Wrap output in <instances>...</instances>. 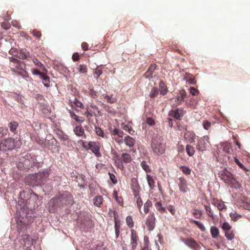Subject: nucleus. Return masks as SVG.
Returning <instances> with one entry per match:
<instances>
[{"instance_id":"nucleus-1","label":"nucleus","mask_w":250,"mask_h":250,"mask_svg":"<svg viewBox=\"0 0 250 250\" xmlns=\"http://www.w3.org/2000/svg\"><path fill=\"white\" fill-rule=\"evenodd\" d=\"M151 148L153 154L159 156L165 153L166 146L161 137H156L151 140Z\"/></svg>"},{"instance_id":"nucleus-2","label":"nucleus","mask_w":250,"mask_h":250,"mask_svg":"<svg viewBox=\"0 0 250 250\" xmlns=\"http://www.w3.org/2000/svg\"><path fill=\"white\" fill-rule=\"evenodd\" d=\"M60 201L62 205H72L73 203V199L72 196L68 192L65 191L59 195L58 197L52 199L50 200V203L55 206L56 203Z\"/></svg>"},{"instance_id":"nucleus-3","label":"nucleus","mask_w":250,"mask_h":250,"mask_svg":"<svg viewBox=\"0 0 250 250\" xmlns=\"http://www.w3.org/2000/svg\"><path fill=\"white\" fill-rule=\"evenodd\" d=\"M32 245V241L30 240L29 235L25 234L20 236L19 239L15 241L14 247L16 250H19L22 247L27 249Z\"/></svg>"},{"instance_id":"nucleus-4","label":"nucleus","mask_w":250,"mask_h":250,"mask_svg":"<svg viewBox=\"0 0 250 250\" xmlns=\"http://www.w3.org/2000/svg\"><path fill=\"white\" fill-rule=\"evenodd\" d=\"M10 67L11 70L14 72H19V73H21L24 68V64L21 61L18 60L17 59L11 57L10 58Z\"/></svg>"},{"instance_id":"nucleus-5","label":"nucleus","mask_w":250,"mask_h":250,"mask_svg":"<svg viewBox=\"0 0 250 250\" xmlns=\"http://www.w3.org/2000/svg\"><path fill=\"white\" fill-rule=\"evenodd\" d=\"M219 177L225 183L229 185L233 184L235 181L231 173L226 169H224L219 172Z\"/></svg>"},{"instance_id":"nucleus-6","label":"nucleus","mask_w":250,"mask_h":250,"mask_svg":"<svg viewBox=\"0 0 250 250\" xmlns=\"http://www.w3.org/2000/svg\"><path fill=\"white\" fill-rule=\"evenodd\" d=\"M15 140L11 138L1 140L0 143V149L4 151L12 150L15 146Z\"/></svg>"},{"instance_id":"nucleus-7","label":"nucleus","mask_w":250,"mask_h":250,"mask_svg":"<svg viewBox=\"0 0 250 250\" xmlns=\"http://www.w3.org/2000/svg\"><path fill=\"white\" fill-rule=\"evenodd\" d=\"M156 218L154 213L150 212L145 220V225L149 231L152 230L155 227Z\"/></svg>"},{"instance_id":"nucleus-8","label":"nucleus","mask_w":250,"mask_h":250,"mask_svg":"<svg viewBox=\"0 0 250 250\" xmlns=\"http://www.w3.org/2000/svg\"><path fill=\"white\" fill-rule=\"evenodd\" d=\"M206 141L208 143H209V137L208 135H205L198 139L196 146V149L198 151H204L206 150L207 143Z\"/></svg>"},{"instance_id":"nucleus-9","label":"nucleus","mask_w":250,"mask_h":250,"mask_svg":"<svg viewBox=\"0 0 250 250\" xmlns=\"http://www.w3.org/2000/svg\"><path fill=\"white\" fill-rule=\"evenodd\" d=\"M81 227L86 230H88L93 227V222L87 213L83 215V218L81 220Z\"/></svg>"},{"instance_id":"nucleus-10","label":"nucleus","mask_w":250,"mask_h":250,"mask_svg":"<svg viewBox=\"0 0 250 250\" xmlns=\"http://www.w3.org/2000/svg\"><path fill=\"white\" fill-rule=\"evenodd\" d=\"M89 149H90L97 157L102 156L100 152V145L98 142L90 141L88 143Z\"/></svg>"},{"instance_id":"nucleus-11","label":"nucleus","mask_w":250,"mask_h":250,"mask_svg":"<svg viewBox=\"0 0 250 250\" xmlns=\"http://www.w3.org/2000/svg\"><path fill=\"white\" fill-rule=\"evenodd\" d=\"M178 187L181 192L186 193L189 191L187 180L184 177L179 178Z\"/></svg>"},{"instance_id":"nucleus-12","label":"nucleus","mask_w":250,"mask_h":250,"mask_svg":"<svg viewBox=\"0 0 250 250\" xmlns=\"http://www.w3.org/2000/svg\"><path fill=\"white\" fill-rule=\"evenodd\" d=\"M131 188L135 197H137L139 195L140 191V187L138 182L136 178H132L131 180Z\"/></svg>"},{"instance_id":"nucleus-13","label":"nucleus","mask_w":250,"mask_h":250,"mask_svg":"<svg viewBox=\"0 0 250 250\" xmlns=\"http://www.w3.org/2000/svg\"><path fill=\"white\" fill-rule=\"evenodd\" d=\"M114 229L116 238L119 237L121 231V222L120 220L118 218V216L117 213H114Z\"/></svg>"},{"instance_id":"nucleus-14","label":"nucleus","mask_w":250,"mask_h":250,"mask_svg":"<svg viewBox=\"0 0 250 250\" xmlns=\"http://www.w3.org/2000/svg\"><path fill=\"white\" fill-rule=\"evenodd\" d=\"M30 178L31 180H33L35 181V182L31 183L30 184L32 185H38L41 184L43 183L44 180L43 179V178L41 177V174L38 172V173L35 174V175H32L29 176V177L27 178V180L28 179Z\"/></svg>"},{"instance_id":"nucleus-15","label":"nucleus","mask_w":250,"mask_h":250,"mask_svg":"<svg viewBox=\"0 0 250 250\" xmlns=\"http://www.w3.org/2000/svg\"><path fill=\"white\" fill-rule=\"evenodd\" d=\"M169 115L177 120H181L184 116V109L183 108H178L175 110H171Z\"/></svg>"},{"instance_id":"nucleus-16","label":"nucleus","mask_w":250,"mask_h":250,"mask_svg":"<svg viewBox=\"0 0 250 250\" xmlns=\"http://www.w3.org/2000/svg\"><path fill=\"white\" fill-rule=\"evenodd\" d=\"M185 244L194 250H200L201 246L193 239L188 238L185 241Z\"/></svg>"},{"instance_id":"nucleus-17","label":"nucleus","mask_w":250,"mask_h":250,"mask_svg":"<svg viewBox=\"0 0 250 250\" xmlns=\"http://www.w3.org/2000/svg\"><path fill=\"white\" fill-rule=\"evenodd\" d=\"M73 131L76 135L78 137H82L86 139V136L84 133V130L81 125H76L73 129Z\"/></svg>"},{"instance_id":"nucleus-18","label":"nucleus","mask_w":250,"mask_h":250,"mask_svg":"<svg viewBox=\"0 0 250 250\" xmlns=\"http://www.w3.org/2000/svg\"><path fill=\"white\" fill-rule=\"evenodd\" d=\"M187 96V93L185 90L180 92L179 95H177L175 99L176 105H180L184 101V99Z\"/></svg>"},{"instance_id":"nucleus-19","label":"nucleus","mask_w":250,"mask_h":250,"mask_svg":"<svg viewBox=\"0 0 250 250\" xmlns=\"http://www.w3.org/2000/svg\"><path fill=\"white\" fill-rule=\"evenodd\" d=\"M157 65L155 64H151L147 71L145 73V76L146 78H152L153 73L155 70Z\"/></svg>"},{"instance_id":"nucleus-20","label":"nucleus","mask_w":250,"mask_h":250,"mask_svg":"<svg viewBox=\"0 0 250 250\" xmlns=\"http://www.w3.org/2000/svg\"><path fill=\"white\" fill-rule=\"evenodd\" d=\"M124 142L127 146L131 147L134 145L135 140L132 137L127 135L124 139Z\"/></svg>"},{"instance_id":"nucleus-21","label":"nucleus","mask_w":250,"mask_h":250,"mask_svg":"<svg viewBox=\"0 0 250 250\" xmlns=\"http://www.w3.org/2000/svg\"><path fill=\"white\" fill-rule=\"evenodd\" d=\"M17 57L21 59H26L30 57V53L25 49L21 50H19Z\"/></svg>"},{"instance_id":"nucleus-22","label":"nucleus","mask_w":250,"mask_h":250,"mask_svg":"<svg viewBox=\"0 0 250 250\" xmlns=\"http://www.w3.org/2000/svg\"><path fill=\"white\" fill-rule=\"evenodd\" d=\"M121 161H122L124 163L127 164L130 163L132 159L130 155V154L124 152L121 155Z\"/></svg>"},{"instance_id":"nucleus-23","label":"nucleus","mask_w":250,"mask_h":250,"mask_svg":"<svg viewBox=\"0 0 250 250\" xmlns=\"http://www.w3.org/2000/svg\"><path fill=\"white\" fill-rule=\"evenodd\" d=\"M40 78L42 80V83L46 87H49L50 85V79L45 73L41 75Z\"/></svg>"},{"instance_id":"nucleus-24","label":"nucleus","mask_w":250,"mask_h":250,"mask_svg":"<svg viewBox=\"0 0 250 250\" xmlns=\"http://www.w3.org/2000/svg\"><path fill=\"white\" fill-rule=\"evenodd\" d=\"M185 79L190 84H193L196 83V80L194 77L191 74L186 73L185 76Z\"/></svg>"},{"instance_id":"nucleus-25","label":"nucleus","mask_w":250,"mask_h":250,"mask_svg":"<svg viewBox=\"0 0 250 250\" xmlns=\"http://www.w3.org/2000/svg\"><path fill=\"white\" fill-rule=\"evenodd\" d=\"M159 86L160 94L162 95H166L167 92V88L165 83L163 81H161L159 83Z\"/></svg>"},{"instance_id":"nucleus-26","label":"nucleus","mask_w":250,"mask_h":250,"mask_svg":"<svg viewBox=\"0 0 250 250\" xmlns=\"http://www.w3.org/2000/svg\"><path fill=\"white\" fill-rule=\"evenodd\" d=\"M94 77L97 80L103 73V67L102 66H97L93 70Z\"/></svg>"},{"instance_id":"nucleus-27","label":"nucleus","mask_w":250,"mask_h":250,"mask_svg":"<svg viewBox=\"0 0 250 250\" xmlns=\"http://www.w3.org/2000/svg\"><path fill=\"white\" fill-rule=\"evenodd\" d=\"M146 180L148 185L151 189H152L155 187V182L153 177L150 175L146 174Z\"/></svg>"},{"instance_id":"nucleus-28","label":"nucleus","mask_w":250,"mask_h":250,"mask_svg":"<svg viewBox=\"0 0 250 250\" xmlns=\"http://www.w3.org/2000/svg\"><path fill=\"white\" fill-rule=\"evenodd\" d=\"M184 138L186 140H188L190 143H192L195 139V134L192 132L187 131L185 133Z\"/></svg>"},{"instance_id":"nucleus-29","label":"nucleus","mask_w":250,"mask_h":250,"mask_svg":"<svg viewBox=\"0 0 250 250\" xmlns=\"http://www.w3.org/2000/svg\"><path fill=\"white\" fill-rule=\"evenodd\" d=\"M19 126V124L17 122H11L8 125V127L10 128V130L14 133H16L17 128Z\"/></svg>"},{"instance_id":"nucleus-30","label":"nucleus","mask_w":250,"mask_h":250,"mask_svg":"<svg viewBox=\"0 0 250 250\" xmlns=\"http://www.w3.org/2000/svg\"><path fill=\"white\" fill-rule=\"evenodd\" d=\"M155 207L156 208V209L158 211H159L161 213H167L166 208L163 206L161 202H156L155 204Z\"/></svg>"},{"instance_id":"nucleus-31","label":"nucleus","mask_w":250,"mask_h":250,"mask_svg":"<svg viewBox=\"0 0 250 250\" xmlns=\"http://www.w3.org/2000/svg\"><path fill=\"white\" fill-rule=\"evenodd\" d=\"M210 233L212 238H217L219 235V229L216 227H211Z\"/></svg>"},{"instance_id":"nucleus-32","label":"nucleus","mask_w":250,"mask_h":250,"mask_svg":"<svg viewBox=\"0 0 250 250\" xmlns=\"http://www.w3.org/2000/svg\"><path fill=\"white\" fill-rule=\"evenodd\" d=\"M70 115L73 119L80 124H82L84 121V119L83 117L78 116L74 112H71Z\"/></svg>"},{"instance_id":"nucleus-33","label":"nucleus","mask_w":250,"mask_h":250,"mask_svg":"<svg viewBox=\"0 0 250 250\" xmlns=\"http://www.w3.org/2000/svg\"><path fill=\"white\" fill-rule=\"evenodd\" d=\"M103 96L108 103L114 104L117 101V99L113 97V95H103Z\"/></svg>"},{"instance_id":"nucleus-34","label":"nucleus","mask_w":250,"mask_h":250,"mask_svg":"<svg viewBox=\"0 0 250 250\" xmlns=\"http://www.w3.org/2000/svg\"><path fill=\"white\" fill-rule=\"evenodd\" d=\"M152 206V202L150 200H147L144 205V211L145 214H146L149 212L150 208Z\"/></svg>"},{"instance_id":"nucleus-35","label":"nucleus","mask_w":250,"mask_h":250,"mask_svg":"<svg viewBox=\"0 0 250 250\" xmlns=\"http://www.w3.org/2000/svg\"><path fill=\"white\" fill-rule=\"evenodd\" d=\"M103 198L102 196H97L94 199V204L97 207H100L103 204Z\"/></svg>"},{"instance_id":"nucleus-36","label":"nucleus","mask_w":250,"mask_h":250,"mask_svg":"<svg viewBox=\"0 0 250 250\" xmlns=\"http://www.w3.org/2000/svg\"><path fill=\"white\" fill-rule=\"evenodd\" d=\"M204 207L205 208L208 215L209 216L212 220H214L215 219V216L210 206L208 205H205Z\"/></svg>"},{"instance_id":"nucleus-37","label":"nucleus","mask_w":250,"mask_h":250,"mask_svg":"<svg viewBox=\"0 0 250 250\" xmlns=\"http://www.w3.org/2000/svg\"><path fill=\"white\" fill-rule=\"evenodd\" d=\"M32 61L36 66L39 67L43 71H47L46 69L44 66L43 64H42L38 59L34 58L33 59Z\"/></svg>"},{"instance_id":"nucleus-38","label":"nucleus","mask_w":250,"mask_h":250,"mask_svg":"<svg viewBox=\"0 0 250 250\" xmlns=\"http://www.w3.org/2000/svg\"><path fill=\"white\" fill-rule=\"evenodd\" d=\"M50 169H45L42 171L39 172V173L41 174V177L43 178V179L45 181L47 180L48 178L49 174H50Z\"/></svg>"},{"instance_id":"nucleus-39","label":"nucleus","mask_w":250,"mask_h":250,"mask_svg":"<svg viewBox=\"0 0 250 250\" xmlns=\"http://www.w3.org/2000/svg\"><path fill=\"white\" fill-rule=\"evenodd\" d=\"M113 196L115 198V200L118 203V204L119 205H120L121 206H123V204H124L123 199L122 197H119L118 196V193H117V191H114Z\"/></svg>"},{"instance_id":"nucleus-40","label":"nucleus","mask_w":250,"mask_h":250,"mask_svg":"<svg viewBox=\"0 0 250 250\" xmlns=\"http://www.w3.org/2000/svg\"><path fill=\"white\" fill-rule=\"evenodd\" d=\"M139 237L136 231L134 229L131 230V242H138Z\"/></svg>"},{"instance_id":"nucleus-41","label":"nucleus","mask_w":250,"mask_h":250,"mask_svg":"<svg viewBox=\"0 0 250 250\" xmlns=\"http://www.w3.org/2000/svg\"><path fill=\"white\" fill-rule=\"evenodd\" d=\"M186 151L188 154L189 156H192L195 153V150L194 147L191 145H188L186 146Z\"/></svg>"},{"instance_id":"nucleus-42","label":"nucleus","mask_w":250,"mask_h":250,"mask_svg":"<svg viewBox=\"0 0 250 250\" xmlns=\"http://www.w3.org/2000/svg\"><path fill=\"white\" fill-rule=\"evenodd\" d=\"M159 94L158 89L157 87H153L149 93V97L151 98H154L157 97Z\"/></svg>"},{"instance_id":"nucleus-43","label":"nucleus","mask_w":250,"mask_h":250,"mask_svg":"<svg viewBox=\"0 0 250 250\" xmlns=\"http://www.w3.org/2000/svg\"><path fill=\"white\" fill-rule=\"evenodd\" d=\"M78 70L79 72L83 74H86L87 72V68L85 64H80L78 68Z\"/></svg>"},{"instance_id":"nucleus-44","label":"nucleus","mask_w":250,"mask_h":250,"mask_svg":"<svg viewBox=\"0 0 250 250\" xmlns=\"http://www.w3.org/2000/svg\"><path fill=\"white\" fill-rule=\"evenodd\" d=\"M141 166L146 173L150 172L151 169H150L149 166L146 164V161H143L141 163Z\"/></svg>"},{"instance_id":"nucleus-45","label":"nucleus","mask_w":250,"mask_h":250,"mask_svg":"<svg viewBox=\"0 0 250 250\" xmlns=\"http://www.w3.org/2000/svg\"><path fill=\"white\" fill-rule=\"evenodd\" d=\"M87 94L93 98H96L98 96V92L93 88H89Z\"/></svg>"},{"instance_id":"nucleus-46","label":"nucleus","mask_w":250,"mask_h":250,"mask_svg":"<svg viewBox=\"0 0 250 250\" xmlns=\"http://www.w3.org/2000/svg\"><path fill=\"white\" fill-rule=\"evenodd\" d=\"M158 241L156 240H155V245H154V249H156V250H160V247H159V245L158 244V241H159V242L160 243H162V242L163 240V237H162V235H161L160 234H158Z\"/></svg>"},{"instance_id":"nucleus-47","label":"nucleus","mask_w":250,"mask_h":250,"mask_svg":"<svg viewBox=\"0 0 250 250\" xmlns=\"http://www.w3.org/2000/svg\"><path fill=\"white\" fill-rule=\"evenodd\" d=\"M126 223L127 225L130 228H131L134 226V222L132 219V217L131 216H128L125 219Z\"/></svg>"},{"instance_id":"nucleus-48","label":"nucleus","mask_w":250,"mask_h":250,"mask_svg":"<svg viewBox=\"0 0 250 250\" xmlns=\"http://www.w3.org/2000/svg\"><path fill=\"white\" fill-rule=\"evenodd\" d=\"M95 131L97 135H98L102 138L105 137V135L104 133V131L100 127H98V126H95Z\"/></svg>"},{"instance_id":"nucleus-49","label":"nucleus","mask_w":250,"mask_h":250,"mask_svg":"<svg viewBox=\"0 0 250 250\" xmlns=\"http://www.w3.org/2000/svg\"><path fill=\"white\" fill-rule=\"evenodd\" d=\"M180 169L186 175H189L191 173V169L186 166H181Z\"/></svg>"},{"instance_id":"nucleus-50","label":"nucleus","mask_w":250,"mask_h":250,"mask_svg":"<svg viewBox=\"0 0 250 250\" xmlns=\"http://www.w3.org/2000/svg\"><path fill=\"white\" fill-rule=\"evenodd\" d=\"M112 134L114 135H117L119 137L123 138L124 132L117 128H114L113 130Z\"/></svg>"},{"instance_id":"nucleus-51","label":"nucleus","mask_w":250,"mask_h":250,"mask_svg":"<svg viewBox=\"0 0 250 250\" xmlns=\"http://www.w3.org/2000/svg\"><path fill=\"white\" fill-rule=\"evenodd\" d=\"M141 250H151L149 248V241L147 237H145L144 247Z\"/></svg>"},{"instance_id":"nucleus-52","label":"nucleus","mask_w":250,"mask_h":250,"mask_svg":"<svg viewBox=\"0 0 250 250\" xmlns=\"http://www.w3.org/2000/svg\"><path fill=\"white\" fill-rule=\"evenodd\" d=\"M123 162L121 159H117L115 160V165L117 167L119 168L121 170H123L124 168V166L123 165Z\"/></svg>"},{"instance_id":"nucleus-53","label":"nucleus","mask_w":250,"mask_h":250,"mask_svg":"<svg viewBox=\"0 0 250 250\" xmlns=\"http://www.w3.org/2000/svg\"><path fill=\"white\" fill-rule=\"evenodd\" d=\"M219 210H223L224 209L226 210L227 207L225 205L224 202L221 200L219 203H218L216 206Z\"/></svg>"},{"instance_id":"nucleus-54","label":"nucleus","mask_w":250,"mask_h":250,"mask_svg":"<svg viewBox=\"0 0 250 250\" xmlns=\"http://www.w3.org/2000/svg\"><path fill=\"white\" fill-rule=\"evenodd\" d=\"M136 197L137 198L136 203H137V207L139 210L140 213L142 214L141 208L143 205V201H142V199H141V197H140L139 195H138V196Z\"/></svg>"},{"instance_id":"nucleus-55","label":"nucleus","mask_w":250,"mask_h":250,"mask_svg":"<svg viewBox=\"0 0 250 250\" xmlns=\"http://www.w3.org/2000/svg\"><path fill=\"white\" fill-rule=\"evenodd\" d=\"M225 236L228 240H231L234 237V234L232 231H227L225 232Z\"/></svg>"},{"instance_id":"nucleus-56","label":"nucleus","mask_w":250,"mask_h":250,"mask_svg":"<svg viewBox=\"0 0 250 250\" xmlns=\"http://www.w3.org/2000/svg\"><path fill=\"white\" fill-rule=\"evenodd\" d=\"M192 222L194 223L202 231H204L206 230V228L203 224L200 222L196 220H192Z\"/></svg>"},{"instance_id":"nucleus-57","label":"nucleus","mask_w":250,"mask_h":250,"mask_svg":"<svg viewBox=\"0 0 250 250\" xmlns=\"http://www.w3.org/2000/svg\"><path fill=\"white\" fill-rule=\"evenodd\" d=\"M243 207L246 209L250 210V199H246L243 203Z\"/></svg>"},{"instance_id":"nucleus-58","label":"nucleus","mask_w":250,"mask_h":250,"mask_svg":"<svg viewBox=\"0 0 250 250\" xmlns=\"http://www.w3.org/2000/svg\"><path fill=\"white\" fill-rule=\"evenodd\" d=\"M234 161L236 163V164L242 169L247 171H248V169H247L246 167H245L244 165L239 161V160L236 158L234 157Z\"/></svg>"},{"instance_id":"nucleus-59","label":"nucleus","mask_w":250,"mask_h":250,"mask_svg":"<svg viewBox=\"0 0 250 250\" xmlns=\"http://www.w3.org/2000/svg\"><path fill=\"white\" fill-rule=\"evenodd\" d=\"M203 126L206 130H208L211 127V123L208 120H205L203 123Z\"/></svg>"},{"instance_id":"nucleus-60","label":"nucleus","mask_w":250,"mask_h":250,"mask_svg":"<svg viewBox=\"0 0 250 250\" xmlns=\"http://www.w3.org/2000/svg\"><path fill=\"white\" fill-rule=\"evenodd\" d=\"M108 174L109 176L110 179L111 180L112 182L114 184H116L118 182V181L115 175L113 173H110V172H109Z\"/></svg>"},{"instance_id":"nucleus-61","label":"nucleus","mask_w":250,"mask_h":250,"mask_svg":"<svg viewBox=\"0 0 250 250\" xmlns=\"http://www.w3.org/2000/svg\"><path fill=\"white\" fill-rule=\"evenodd\" d=\"M74 103L77 107H80L81 108H83V107H84V106H83V103L81 102H80L77 98L75 99Z\"/></svg>"},{"instance_id":"nucleus-62","label":"nucleus","mask_w":250,"mask_h":250,"mask_svg":"<svg viewBox=\"0 0 250 250\" xmlns=\"http://www.w3.org/2000/svg\"><path fill=\"white\" fill-rule=\"evenodd\" d=\"M167 208L173 215L175 214L176 210L173 205H169Z\"/></svg>"},{"instance_id":"nucleus-63","label":"nucleus","mask_w":250,"mask_h":250,"mask_svg":"<svg viewBox=\"0 0 250 250\" xmlns=\"http://www.w3.org/2000/svg\"><path fill=\"white\" fill-rule=\"evenodd\" d=\"M1 26L4 29H8L10 28V23L8 21H4L1 23Z\"/></svg>"},{"instance_id":"nucleus-64","label":"nucleus","mask_w":250,"mask_h":250,"mask_svg":"<svg viewBox=\"0 0 250 250\" xmlns=\"http://www.w3.org/2000/svg\"><path fill=\"white\" fill-rule=\"evenodd\" d=\"M32 34L35 37H36L38 39L40 38L42 35L41 32L38 30H37L36 29H34L32 31Z\"/></svg>"}]
</instances>
